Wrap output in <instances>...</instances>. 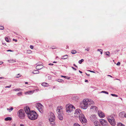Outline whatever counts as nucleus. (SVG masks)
I'll return each mask as SVG.
<instances>
[{"label": "nucleus", "instance_id": "f257e3e1", "mask_svg": "<svg viewBox=\"0 0 126 126\" xmlns=\"http://www.w3.org/2000/svg\"><path fill=\"white\" fill-rule=\"evenodd\" d=\"M74 115L75 117H79V119L80 122L82 124L84 123L83 125H85V123L86 122L87 120L84 115L82 113L80 109H78L75 110Z\"/></svg>", "mask_w": 126, "mask_h": 126}, {"label": "nucleus", "instance_id": "f03ea898", "mask_svg": "<svg viewBox=\"0 0 126 126\" xmlns=\"http://www.w3.org/2000/svg\"><path fill=\"white\" fill-rule=\"evenodd\" d=\"M94 104V102L91 99H84L83 100V102L80 104V106L83 109H86L87 108L89 105H91Z\"/></svg>", "mask_w": 126, "mask_h": 126}, {"label": "nucleus", "instance_id": "7ed1b4c3", "mask_svg": "<svg viewBox=\"0 0 126 126\" xmlns=\"http://www.w3.org/2000/svg\"><path fill=\"white\" fill-rule=\"evenodd\" d=\"M29 119L32 120L36 119L37 117V114L34 111H32L28 115Z\"/></svg>", "mask_w": 126, "mask_h": 126}, {"label": "nucleus", "instance_id": "20e7f679", "mask_svg": "<svg viewBox=\"0 0 126 126\" xmlns=\"http://www.w3.org/2000/svg\"><path fill=\"white\" fill-rule=\"evenodd\" d=\"M66 111L68 113L71 112L75 109V107L72 105H67L65 107Z\"/></svg>", "mask_w": 126, "mask_h": 126}, {"label": "nucleus", "instance_id": "39448f33", "mask_svg": "<svg viewBox=\"0 0 126 126\" xmlns=\"http://www.w3.org/2000/svg\"><path fill=\"white\" fill-rule=\"evenodd\" d=\"M17 115L19 118L21 119H23L25 117L24 112L22 109H20L18 111Z\"/></svg>", "mask_w": 126, "mask_h": 126}, {"label": "nucleus", "instance_id": "423d86ee", "mask_svg": "<svg viewBox=\"0 0 126 126\" xmlns=\"http://www.w3.org/2000/svg\"><path fill=\"white\" fill-rule=\"evenodd\" d=\"M108 121L110 124L112 126L115 124V122L114 118L112 116H110L107 117Z\"/></svg>", "mask_w": 126, "mask_h": 126}, {"label": "nucleus", "instance_id": "0eeeda50", "mask_svg": "<svg viewBox=\"0 0 126 126\" xmlns=\"http://www.w3.org/2000/svg\"><path fill=\"white\" fill-rule=\"evenodd\" d=\"M36 106L40 112L42 113L43 112L44 107L41 104L39 103H37L36 104Z\"/></svg>", "mask_w": 126, "mask_h": 126}, {"label": "nucleus", "instance_id": "6e6552de", "mask_svg": "<svg viewBox=\"0 0 126 126\" xmlns=\"http://www.w3.org/2000/svg\"><path fill=\"white\" fill-rule=\"evenodd\" d=\"M24 110L25 113L27 114V115L30 114L31 112L32 111H31L30 109L28 107H26L24 108Z\"/></svg>", "mask_w": 126, "mask_h": 126}, {"label": "nucleus", "instance_id": "1a4fd4ad", "mask_svg": "<svg viewBox=\"0 0 126 126\" xmlns=\"http://www.w3.org/2000/svg\"><path fill=\"white\" fill-rule=\"evenodd\" d=\"M55 118L54 114L52 113H51L50 117L49 118V120L51 122H53L55 119Z\"/></svg>", "mask_w": 126, "mask_h": 126}, {"label": "nucleus", "instance_id": "9d476101", "mask_svg": "<svg viewBox=\"0 0 126 126\" xmlns=\"http://www.w3.org/2000/svg\"><path fill=\"white\" fill-rule=\"evenodd\" d=\"M63 107H58L57 108V112L58 114V113H63L62 110Z\"/></svg>", "mask_w": 126, "mask_h": 126}, {"label": "nucleus", "instance_id": "9b49d317", "mask_svg": "<svg viewBox=\"0 0 126 126\" xmlns=\"http://www.w3.org/2000/svg\"><path fill=\"white\" fill-rule=\"evenodd\" d=\"M100 122L102 126H108L107 123L105 120H102L101 121H100Z\"/></svg>", "mask_w": 126, "mask_h": 126}, {"label": "nucleus", "instance_id": "f8f14e48", "mask_svg": "<svg viewBox=\"0 0 126 126\" xmlns=\"http://www.w3.org/2000/svg\"><path fill=\"white\" fill-rule=\"evenodd\" d=\"M98 115L101 118L104 117L105 116V115L103 112L101 111H99L98 112Z\"/></svg>", "mask_w": 126, "mask_h": 126}, {"label": "nucleus", "instance_id": "ddd939ff", "mask_svg": "<svg viewBox=\"0 0 126 126\" xmlns=\"http://www.w3.org/2000/svg\"><path fill=\"white\" fill-rule=\"evenodd\" d=\"M96 119V117L95 115L94 114L91 115L90 117L91 120L93 121H94Z\"/></svg>", "mask_w": 126, "mask_h": 126}, {"label": "nucleus", "instance_id": "4468645a", "mask_svg": "<svg viewBox=\"0 0 126 126\" xmlns=\"http://www.w3.org/2000/svg\"><path fill=\"white\" fill-rule=\"evenodd\" d=\"M62 113H61L58 114V117L59 119L61 120H62L63 119L62 116L63 114Z\"/></svg>", "mask_w": 126, "mask_h": 126}, {"label": "nucleus", "instance_id": "2eb2a0df", "mask_svg": "<svg viewBox=\"0 0 126 126\" xmlns=\"http://www.w3.org/2000/svg\"><path fill=\"white\" fill-rule=\"evenodd\" d=\"M43 66L41 65H37L36 67V68L38 70H40L42 68Z\"/></svg>", "mask_w": 126, "mask_h": 126}, {"label": "nucleus", "instance_id": "dca6fc26", "mask_svg": "<svg viewBox=\"0 0 126 126\" xmlns=\"http://www.w3.org/2000/svg\"><path fill=\"white\" fill-rule=\"evenodd\" d=\"M90 109H93V110L94 111H96L97 110V108L94 106H91L90 108Z\"/></svg>", "mask_w": 126, "mask_h": 126}, {"label": "nucleus", "instance_id": "f3484780", "mask_svg": "<svg viewBox=\"0 0 126 126\" xmlns=\"http://www.w3.org/2000/svg\"><path fill=\"white\" fill-rule=\"evenodd\" d=\"M33 91H30L25 92V94H32L33 93Z\"/></svg>", "mask_w": 126, "mask_h": 126}, {"label": "nucleus", "instance_id": "a211bd4d", "mask_svg": "<svg viewBox=\"0 0 126 126\" xmlns=\"http://www.w3.org/2000/svg\"><path fill=\"white\" fill-rule=\"evenodd\" d=\"M68 55H66L62 56V59H66L68 58Z\"/></svg>", "mask_w": 126, "mask_h": 126}, {"label": "nucleus", "instance_id": "6ab92c4d", "mask_svg": "<svg viewBox=\"0 0 126 126\" xmlns=\"http://www.w3.org/2000/svg\"><path fill=\"white\" fill-rule=\"evenodd\" d=\"M12 118L11 117H7L5 119V121H11L12 120Z\"/></svg>", "mask_w": 126, "mask_h": 126}, {"label": "nucleus", "instance_id": "aec40b11", "mask_svg": "<svg viewBox=\"0 0 126 126\" xmlns=\"http://www.w3.org/2000/svg\"><path fill=\"white\" fill-rule=\"evenodd\" d=\"M42 85L43 86H48V83H46V82H44L42 84Z\"/></svg>", "mask_w": 126, "mask_h": 126}, {"label": "nucleus", "instance_id": "412c9836", "mask_svg": "<svg viewBox=\"0 0 126 126\" xmlns=\"http://www.w3.org/2000/svg\"><path fill=\"white\" fill-rule=\"evenodd\" d=\"M39 73V72L38 70H34L33 72V73L34 74H37Z\"/></svg>", "mask_w": 126, "mask_h": 126}, {"label": "nucleus", "instance_id": "4be33fe9", "mask_svg": "<svg viewBox=\"0 0 126 126\" xmlns=\"http://www.w3.org/2000/svg\"><path fill=\"white\" fill-rule=\"evenodd\" d=\"M8 61L9 63H14L16 62L15 61V60L13 59H11L10 60H8Z\"/></svg>", "mask_w": 126, "mask_h": 126}, {"label": "nucleus", "instance_id": "5701e85b", "mask_svg": "<svg viewBox=\"0 0 126 126\" xmlns=\"http://www.w3.org/2000/svg\"><path fill=\"white\" fill-rule=\"evenodd\" d=\"M76 52L77 51L75 50H71V53L73 54H74L76 53Z\"/></svg>", "mask_w": 126, "mask_h": 126}, {"label": "nucleus", "instance_id": "b1692460", "mask_svg": "<svg viewBox=\"0 0 126 126\" xmlns=\"http://www.w3.org/2000/svg\"><path fill=\"white\" fill-rule=\"evenodd\" d=\"M94 124L95 126H96V125H98L99 122L96 121H95L94 122Z\"/></svg>", "mask_w": 126, "mask_h": 126}, {"label": "nucleus", "instance_id": "393cba45", "mask_svg": "<svg viewBox=\"0 0 126 126\" xmlns=\"http://www.w3.org/2000/svg\"><path fill=\"white\" fill-rule=\"evenodd\" d=\"M10 108H11L10 109H9V108H7V110H9V112H11V111L12 110H13V108L12 107H10Z\"/></svg>", "mask_w": 126, "mask_h": 126}, {"label": "nucleus", "instance_id": "a878e982", "mask_svg": "<svg viewBox=\"0 0 126 126\" xmlns=\"http://www.w3.org/2000/svg\"><path fill=\"white\" fill-rule=\"evenodd\" d=\"M118 126H125L124 125L121 123H118L117 124Z\"/></svg>", "mask_w": 126, "mask_h": 126}, {"label": "nucleus", "instance_id": "bb28decb", "mask_svg": "<svg viewBox=\"0 0 126 126\" xmlns=\"http://www.w3.org/2000/svg\"><path fill=\"white\" fill-rule=\"evenodd\" d=\"M21 90V89H19V88H17L16 89H14L13 90L15 91H20V90Z\"/></svg>", "mask_w": 126, "mask_h": 126}, {"label": "nucleus", "instance_id": "cd10ccee", "mask_svg": "<svg viewBox=\"0 0 126 126\" xmlns=\"http://www.w3.org/2000/svg\"><path fill=\"white\" fill-rule=\"evenodd\" d=\"M57 81L59 82H62L63 81V80L62 79H58L57 80Z\"/></svg>", "mask_w": 126, "mask_h": 126}, {"label": "nucleus", "instance_id": "c85d7f7f", "mask_svg": "<svg viewBox=\"0 0 126 126\" xmlns=\"http://www.w3.org/2000/svg\"><path fill=\"white\" fill-rule=\"evenodd\" d=\"M74 126H80L78 123H76L74 124Z\"/></svg>", "mask_w": 126, "mask_h": 126}, {"label": "nucleus", "instance_id": "c756f323", "mask_svg": "<svg viewBox=\"0 0 126 126\" xmlns=\"http://www.w3.org/2000/svg\"><path fill=\"white\" fill-rule=\"evenodd\" d=\"M106 55H108L109 57L110 56V53L109 51H108L106 52Z\"/></svg>", "mask_w": 126, "mask_h": 126}, {"label": "nucleus", "instance_id": "7c9ffc66", "mask_svg": "<svg viewBox=\"0 0 126 126\" xmlns=\"http://www.w3.org/2000/svg\"><path fill=\"white\" fill-rule=\"evenodd\" d=\"M18 96H20L22 95V93L21 92H19L17 94Z\"/></svg>", "mask_w": 126, "mask_h": 126}, {"label": "nucleus", "instance_id": "2f4dec72", "mask_svg": "<svg viewBox=\"0 0 126 126\" xmlns=\"http://www.w3.org/2000/svg\"><path fill=\"white\" fill-rule=\"evenodd\" d=\"M84 61V60L83 59H81L80 60H79V64H81L82 62Z\"/></svg>", "mask_w": 126, "mask_h": 126}, {"label": "nucleus", "instance_id": "473e14b6", "mask_svg": "<svg viewBox=\"0 0 126 126\" xmlns=\"http://www.w3.org/2000/svg\"><path fill=\"white\" fill-rule=\"evenodd\" d=\"M61 77L64 78L65 79H69V78H68V77L66 76H62Z\"/></svg>", "mask_w": 126, "mask_h": 126}, {"label": "nucleus", "instance_id": "72a5a7b5", "mask_svg": "<svg viewBox=\"0 0 126 126\" xmlns=\"http://www.w3.org/2000/svg\"><path fill=\"white\" fill-rule=\"evenodd\" d=\"M5 40L8 42H9V41L8 40V39L7 37H6L5 38Z\"/></svg>", "mask_w": 126, "mask_h": 126}, {"label": "nucleus", "instance_id": "f704fd0d", "mask_svg": "<svg viewBox=\"0 0 126 126\" xmlns=\"http://www.w3.org/2000/svg\"><path fill=\"white\" fill-rule=\"evenodd\" d=\"M101 93H104L107 94H108V92L105 91H102L101 92Z\"/></svg>", "mask_w": 126, "mask_h": 126}, {"label": "nucleus", "instance_id": "c9c22d12", "mask_svg": "<svg viewBox=\"0 0 126 126\" xmlns=\"http://www.w3.org/2000/svg\"><path fill=\"white\" fill-rule=\"evenodd\" d=\"M111 95L112 96H115V97H117L118 96V95H116V94H111Z\"/></svg>", "mask_w": 126, "mask_h": 126}, {"label": "nucleus", "instance_id": "e433bc0d", "mask_svg": "<svg viewBox=\"0 0 126 126\" xmlns=\"http://www.w3.org/2000/svg\"><path fill=\"white\" fill-rule=\"evenodd\" d=\"M4 29V27L2 26H0V29L1 30H3Z\"/></svg>", "mask_w": 126, "mask_h": 126}, {"label": "nucleus", "instance_id": "4c0bfd02", "mask_svg": "<svg viewBox=\"0 0 126 126\" xmlns=\"http://www.w3.org/2000/svg\"><path fill=\"white\" fill-rule=\"evenodd\" d=\"M85 50H87V51H89L90 50V48H87Z\"/></svg>", "mask_w": 126, "mask_h": 126}, {"label": "nucleus", "instance_id": "58836bf2", "mask_svg": "<svg viewBox=\"0 0 126 126\" xmlns=\"http://www.w3.org/2000/svg\"><path fill=\"white\" fill-rule=\"evenodd\" d=\"M11 85H9V86H6V87H5V88H10L11 87Z\"/></svg>", "mask_w": 126, "mask_h": 126}, {"label": "nucleus", "instance_id": "ea45409f", "mask_svg": "<svg viewBox=\"0 0 126 126\" xmlns=\"http://www.w3.org/2000/svg\"><path fill=\"white\" fill-rule=\"evenodd\" d=\"M30 48H31V49H33V46H32V45H31L30 46Z\"/></svg>", "mask_w": 126, "mask_h": 126}, {"label": "nucleus", "instance_id": "a19ab883", "mask_svg": "<svg viewBox=\"0 0 126 126\" xmlns=\"http://www.w3.org/2000/svg\"><path fill=\"white\" fill-rule=\"evenodd\" d=\"M17 75L18 76H17L16 77L17 78H19V77H20L21 76V75H20L19 74H18Z\"/></svg>", "mask_w": 126, "mask_h": 126}, {"label": "nucleus", "instance_id": "79ce46f5", "mask_svg": "<svg viewBox=\"0 0 126 126\" xmlns=\"http://www.w3.org/2000/svg\"><path fill=\"white\" fill-rule=\"evenodd\" d=\"M120 62H118L117 63V65H120Z\"/></svg>", "mask_w": 126, "mask_h": 126}, {"label": "nucleus", "instance_id": "37998d69", "mask_svg": "<svg viewBox=\"0 0 126 126\" xmlns=\"http://www.w3.org/2000/svg\"><path fill=\"white\" fill-rule=\"evenodd\" d=\"M72 68L73 70H74L75 71H76L77 70V69L76 68H75L74 67H72Z\"/></svg>", "mask_w": 126, "mask_h": 126}, {"label": "nucleus", "instance_id": "c03bdc74", "mask_svg": "<svg viewBox=\"0 0 126 126\" xmlns=\"http://www.w3.org/2000/svg\"><path fill=\"white\" fill-rule=\"evenodd\" d=\"M100 52L101 53V54H102V52H103V50L102 49H100Z\"/></svg>", "mask_w": 126, "mask_h": 126}, {"label": "nucleus", "instance_id": "a18cd8bd", "mask_svg": "<svg viewBox=\"0 0 126 126\" xmlns=\"http://www.w3.org/2000/svg\"><path fill=\"white\" fill-rule=\"evenodd\" d=\"M88 71H90V72H92V73H95V72L94 71H91V70H88Z\"/></svg>", "mask_w": 126, "mask_h": 126}, {"label": "nucleus", "instance_id": "49530a36", "mask_svg": "<svg viewBox=\"0 0 126 126\" xmlns=\"http://www.w3.org/2000/svg\"><path fill=\"white\" fill-rule=\"evenodd\" d=\"M13 41H15V42H16L17 41V40H16V39H13Z\"/></svg>", "mask_w": 126, "mask_h": 126}, {"label": "nucleus", "instance_id": "de8ad7c7", "mask_svg": "<svg viewBox=\"0 0 126 126\" xmlns=\"http://www.w3.org/2000/svg\"><path fill=\"white\" fill-rule=\"evenodd\" d=\"M7 51L13 52V51L11 50H7Z\"/></svg>", "mask_w": 126, "mask_h": 126}, {"label": "nucleus", "instance_id": "09e8293b", "mask_svg": "<svg viewBox=\"0 0 126 126\" xmlns=\"http://www.w3.org/2000/svg\"><path fill=\"white\" fill-rule=\"evenodd\" d=\"M88 76H90V74H88L86 73H85Z\"/></svg>", "mask_w": 126, "mask_h": 126}, {"label": "nucleus", "instance_id": "8fccbe9b", "mask_svg": "<svg viewBox=\"0 0 126 126\" xmlns=\"http://www.w3.org/2000/svg\"><path fill=\"white\" fill-rule=\"evenodd\" d=\"M48 64L49 65H53V63H49Z\"/></svg>", "mask_w": 126, "mask_h": 126}, {"label": "nucleus", "instance_id": "3c124183", "mask_svg": "<svg viewBox=\"0 0 126 126\" xmlns=\"http://www.w3.org/2000/svg\"><path fill=\"white\" fill-rule=\"evenodd\" d=\"M73 65L76 67L78 68V66H76L75 64H74Z\"/></svg>", "mask_w": 126, "mask_h": 126}, {"label": "nucleus", "instance_id": "603ef678", "mask_svg": "<svg viewBox=\"0 0 126 126\" xmlns=\"http://www.w3.org/2000/svg\"><path fill=\"white\" fill-rule=\"evenodd\" d=\"M79 72L80 73H81H81H82V71H80V70H79Z\"/></svg>", "mask_w": 126, "mask_h": 126}, {"label": "nucleus", "instance_id": "864d4df0", "mask_svg": "<svg viewBox=\"0 0 126 126\" xmlns=\"http://www.w3.org/2000/svg\"><path fill=\"white\" fill-rule=\"evenodd\" d=\"M3 63L2 62H0V65L2 64Z\"/></svg>", "mask_w": 126, "mask_h": 126}, {"label": "nucleus", "instance_id": "5fc2aeb1", "mask_svg": "<svg viewBox=\"0 0 126 126\" xmlns=\"http://www.w3.org/2000/svg\"><path fill=\"white\" fill-rule=\"evenodd\" d=\"M85 82H88V81L87 80H85Z\"/></svg>", "mask_w": 126, "mask_h": 126}, {"label": "nucleus", "instance_id": "6e6d98bb", "mask_svg": "<svg viewBox=\"0 0 126 126\" xmlns=\"http://www.w3.org/2000/svg\"><path fill=\"white\" fill-rule=\"evenodd\" d=\"M110 76V77H112L111 76H110V75H108L107 76Z\"/></svg>", "mask_w": 126, "mask_h": 126}, {"label": "nucleus", "instance_id": "4d7b16f0", "mask_svg": "<svg viewBox=\"0 0 126 126\" xmlns=\"http://www.w3.org/2000/svg\"><path fill=\"white\" fill-rule=\"evenodd\" d=\"M20 126H24V125L23 124H21Z\"/></svg>", "mask_w": 126, "mask_h": 126}, {"label": "nucleus", "instance_id": "13d9d810", "mask_svg": "<svg viewBox=\"0 0 126 126\" xmlns=\"http://www.w3.org/2000/svg\"><path fill=\"white\" fill-rule=\"evenodd\" d=\"M100 49H98L97 50V51H100Z\"/></svg>", "mask_w": 126, "mask_h": 126}, {"label": "nucleus", "instance_id": "bf43d9fd", "mask_svg": "<svg viewBox=\"0 0 126 126\" xmlns=\"http://www.w3.org/2000/svg\"><path fill=\"white\" fill-rule=\"evenodd\" d=\"M124 117L126 118V114L124 115Z\"/></svg>", "mask_w": 126, "mask_h": 126}, {"label": "nucleus", "instance_id": "052dcab7", "mask_svg": "<svg viewBox=\"0 0 126 126\" xmlns=\"http://www.w3.org/2000/svg\"><path fill=\"white\" fill-rule=\"evenodd\" d=\"M3 78V77H0V79H2Z\"/></svg>", "mask_w": 126, "mask_h": 126}, {"label": "nucleus", "instance_id": "680f3d73", "mask_svg": "<svg viewBox=\"0 0 126 126\" xmlns=\"http://www.w3.org/2000/svg\"><path fill=\"white\" fill-rule=\"evenodd\" d=\"M28 82H25V84H28Z\"/></svg>", "mask_w": 126, "mask_h": 126}, {"label": "nucleus", "instance_id": "e2e57ef3", "mask_svg": "<svg viewBox=\"0 0 126 126\" xmlns=\"http://www.w3.org/2000/svg\"><path fill=\"white\" fill-rule=\"evenodd\" d=\"M53 63H57V62L54 61V62H53Z\"/></svg>", "mask_w": 126, "mask_h": 126}, {"label": "nucleus", "instance_id": "0e129e2a", "mask_svg": "<svg viewBox=\"0 0 126 126\" xmlns=\"http://www.w3.org/2000/svg\"><path fill=\"white\" fill-rule=\"evenodd\" d=\"M51 48L52 49H55V47H53Z\"/></svg>", "mask_w": 126, "mask_h": 126}, {"label": "nucleus", "instance_id": "69168bd1", "mask_svg": "<svg viewBox=\"0 0 126 126\" xmlns=\"http://www.w3.org/2000/svg\"><path fill=\"white\" fill-rule=\"evenodd\" d=\"M121 99L122 100V98H121Z\"/></svg>", "mask_w": 126, "mask_h": 126}, {"label": "nucleus", "instance_id": "338daca9", "mask_svg": "<svg viewBox=\"0 0 126 126\" xmlns=\"http://www.w3.org/2000/svg\"><path fill=\"white\" fill-rule=\"evenodd\" d=\"M116 79L118 80L117 79Z\"/></svg>", "mask_w": 126, "mask_h": 126}, {"label": "nucleus", "instance_id": "774afa93", "mask_svg": "<svg viewBox=\"0 0 126 126\" xmlns=\"http://www.w3.org/2000/svg\"><path fill=\"white\" fill-rule=\"evenodd\" d=\"M30 51H29V52H30Z\"/></svg>", "mask_w": 126, "mask_h": 126}]
</instances>
